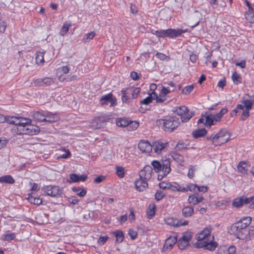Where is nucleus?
Segmentation results:
<instances>
[{"label":"nucleus","mask_w":254,"mask_h":254,"mask_svg":"<svg viewBox=\"0 0 254 254\" xmlns=\"http://www.w3.org/2000/svg\"><path fill=\"white\" fill-rule=\"evenodd\" d=\"M147 181V180H145V179L139 177V179L135 182L136 190L139 191H143L148 187Z\"/></svg>","instance_id":"nucleus-14"},{"label":"nucleus","mask_w":254,"mask_h":254,"mask_svg":"<svg viewBox=\"0 0 254 254\" xmlns=\"http://www.w3.org/2000/svg\"><path fill=\"white\" fill-rule=\"evenodd\" d=\"M44 78H37L34 79L33 83L35 86H44Z\"/></svg>","instance_id":"nucleus-58"},{"label":"nucleus","mask_w":254,"mask_h":254,"mask_svg":"<svg viewBox=\"0 0 254 254\" xmlns=\"http://www.w3.org/2000/svg\"><path fill=\"white\" fill-rule=\"evenodd\" d=\"M1 238L4 241H9L14 240L15 238V235L14 233L6 234L2 235Z\"/></svg>","instance_id":"nucleus-48"},{"label":"nucleus","mask_w":254,"mask_h":254,"mask_svg":"<svg viewBox=\"0 0 254 254\" xmlns=\"http://www.w3.org/2000/svg\"><path fill=\"white\" fill-rule=\"evenodd\" d=\"M182 215L185 218L190 217L194 213V209L191 206H186L182 210Z\"/></svg>","instance_id":"nucleus-17"},{"label":"nucleus","mask_w":254,"mask_h":254,"mask_svg":"<svg viewBox=\"0 0 254 254\" xmlns=\"http://www.w3.org/2000/svg\"><path fill=\"white\" fill-rule=\"evenodd\" d=\"M153 172L152 167L149 165H146L139 173V176L140 178L145 179V180L148 181L152 176Z\"/></svg>","instance_id":"nucleus-9"},{"label":"nucleus","mask_w":254,"mask_h":254,"mask_svg":"<svg viewBox=\"0 0 254 254\" xmlns=\"http://www.w3.org/2000/svg\"><path fill=\"white\" fill-rule=\"evenodd\" d=\"M69 177L72 182H84L87 178V176L86 175L78 176L76 174H70Z\"/></svg>","instance_id":"nucleus-21"},{"label":"nucleus","mask_w":254,"mask_h":254,"mask_svg":"<svg viewBox=\"0 0 254 254\" xmlns=\"http://www.w3.org/2000/svg\"><path fill=\"white\" fill-rule=\"evenodd\" d=\"M177 114L181 117L184 115L185 113H188L189 110L188 108L185 106H181L176 110Z\"/></svg>","instance_id":"nucleus-36"},{"label":"nucleus","mask_w":254,"mask_h":254,"mask_svg":"<svg viewBox=\"0 0 254 254\" xmlns=\"http://www.w3.org/2000/svg\"><path fill=\"white\" fill-rule=\"evenodd\" d=\"M246 163L244 162H240L238 165V171L242 174H245L247 172L246 169Z\"/></svg>","instance_id":"nucleus-49"},{"label":"nucleus","mask_w":254,"mask_h":254,"mask_svg":"<svg viewBox=\"0 0 254 254\" xmlns=\"http://www.w3.org/2000/svg\"><path fill=\"white\" fill-rule=\"evenodd\" d=\"M189 245V244L187 243L185 241L182 240L181 239H179L178 242V247L181 250L185 249L186 247Z\"/></svg>","instance_id":"nucleus-56"},{"label":"nucleus","mask_w":254,"mask_h":254,"mask_svg":"<svg viewBox=\"0 0 254 254\" xmlns=\"http://www.w3.org/2000/svg\"><path fill=\"white\" fill-rule=\"evenodd\" d=\"M105 179V176L103 175H100L97 177L95 178L94 180V183L95 184H100Z\"/></svg>","instance_id":"nucleus-60"},{"label":"nucleus","mask_w":254,"mask_h":254,"mask_svg":"<svg viewBox=\"0 0 254 254\" xmlns=\"http://www.w3.org/2000/svg\"><path fill=\"white\" fill-rule=\"evenodd\" d=\"M45 51L44 50L37 52L36 54L35 60L37 64H43L44 62V56Z\"/></svg>","instance_id":"nucleus-26"},{"label":"nucleus","mask_w":254,"mask_h":254,"mask_svg":"<svg viewBox=\"0 0 254 254\" xmlns=\"http://www.w3.org/2000/svg\"><path fill=\"white\" fill-rule=\"evenodd\" d=\"M130 89L124 88L121 90V93L122 94V100L124 103H127L128 102V97L126 95L127 94H128L127 92L130 90Z\"/></svg>","instance_id":"nucleus-44"},{"label":"nucleus","mask_w":254,"mask_h":254,"mask_svg":"<svg viewBox=\"0 0 254 254\" xmlns=\"http://www.w3.org/2000/svg\"><path fill=\"white\" fill-rule=\"evenodd\" d=\"M237 223L232 225L230 228L231 233H233L234 235L237 237V234L240 232L242 228L240 227H237Z\"/></svg>","instance_id":"nucleus-40"},{"label":"nucleus","mask_w":254,"mask_h":254,"mask_svg":"<svg viewBox=\"0 0 254 254\" xmlns=\"http://www.w3.org/2000/svg\"><path fill=\"white\" fill-rule=\"evenodd\" d=\"M177 242V237L176 236H170L165 241L163 246V249L166 250H170L172 249L173 246Z\"/></svg>","instance_id":"nucleus-15"},{"label":"nucleus","mask_w":254,"mask_h":254,"mask_svg":"<svg viewBox=\"0 0 254 254\" xmlns=\"http://www.w3.org/2000/svg\"><path fill=\"white\" fill-rule=\"evenodd\" d=\"M32 116L34 120L37 121L44 122L45 120H46V116L44 112L37 111L35 112Z\"/></svg>","instance_id":"nucleus-23"},{"label":"nucleus","mask_w":254,"mask_h":254,"mask_svg":"<svg viewBox=\"0 0 254 254\" xmlns=\"http://www.w3.org/2000/svg\"><path fill=\"white\" fill-rule=\"evenodd\" d=\"M73 190L77 192V195L80 197L84 196L86 193V190L84 189H81L80 188H73Z\"/></svg>","instance_id":"nucleus-43"},{"label":"nucleus","mask_w":254,"mask_h":254,"mask_svg":"<svg viewBox=\"0 0 254 254\" xmlns=\"http://www.w3.org/2000/svg\"><path fill=\"white\" fill-rule=\"evenodd\" d=\"M101 105H108L110 104V107H114L117 105V100L113 97L112 93L102 96L100 99Z\"/></svg>","instance_id":"nucleus-6"},{"label":"nucleus","mask_w":254,"mask_h":254,"mask_svg":"<svg viewBox=\"0 0 254 254\" xmlns=\"http://www.w3.org/2000/svg\"><path fill=\"white\" fill-rule=\"evenodd\" d=\"M193 114L192 113H185L184 115L181 116V120L183 122H187L189 121L191 118L193 116Z\"/></svg>","instance_id":"nucleus-52"},{"label":"nucleus","mask_w":254,"mask_h":254,"mask_svg":"<svg viewBox=\"0 0 254 254\" xmlns=\"http://www.w3.org/2000/svg\"><path fill=\"white\" fill-rule=\"evenodd\" d=\"M20 133L28 135H33L38 133L40 131L39 127L34 126L30 123L24 127V128L20 129Z\"/></svg>","instance_id":"nucleus-7"},{"label":"nucleus","mask_w":254,"mask_h":254,"mask_svg":"<svg viewBox=\"0 0 254 254\" xmlns=\"http://www.w3.org/2000/svg\"><path fill=\"white\" fill-rule=\"evenodd\" d=\"M156 205L155 204H150L149 205L147 209L146 214L149 219H151L155 214Z\"/></svg>","instance_id":"nucleus-25"},{"label":"nucleus","mask_w":254,"mask_h":254,"mask_svg":"<svg viewBox=\"0 0 254 254\" xmlns=\"http://www.w3.org/2000/svg\"><path fill=\"white\" fill-rule=\"evenodd\" d=\"M138 123L136 121H129L128 125L127 127L128 129L134 130L136 129L138 127Z\"/></svg>","instance_id":"nucleus-53"},{"label":"nucleus","mask_w":254,"mask_h":254,"mask_svg":"<svg viewBox=\"0 0 254 254\" xmlns=\"http://www.w3.org/2000/svg\"><path fill=\"white\" fill-rule=\"evenodd\" d=\"M212 228L211 226H208L201 231L197 236V242L206 241V238L210 236Z\"/></svg>","instance_id":"nucleus-10"},{"label":"nucleus","mask_w":254,"mask_h":254,"mask_svg":"<svg viewBox=\"0 0 254 254\" xmlns=\"http://www.w3.org/2000/svg\"><path fill=\"white\" fill-rule=\"evenodd\" d=\"M203 200L204 197L201 194H200L198 193H195L190 195L188 199L189 203L193 205H196L198 203L202 202Z\"/></svg>","instance_id":"nucleus-12"},{"label":"nucleus","mask_w":254,"mask_h":254,"mask_svg":"<svg viewBox=\"0 0 254 254\" xmlns=\"http://www.w3.org/2000/svg\"><path fill=\"white\" fill-rule=\"evenodd\" d=\"M30 120L26 118H19L17 123V125L19 127L18 129L24 128V127L27 125H28L30 123Z\"/></svg>","instance_id":"nucleus-27"},{"label":"nucleus","mask_w":254,"mask_h":254,"mask_svg":"<svg viewBox=\"0 0 254 254\" xmlns=\"http://www.w3.org/2000/svg\"><path fill=\"white\" fill-rule=\"evenodd\" d=\"M171 155L175 161L177 162L180 165H182L184 161L183 156L176 152H172L171 153Z\"/></svg>","instance_id":"nucleus-22"},{"label":"nucleus","mask_w":254,"mask_h":254,"mask_svg":"<svg viewBox=\"0 0 254 254\" xmlns=\"http://www.w3.org/2000/svg\"><path fill=\"white\" fill-rule=\"evenodd\" d=\"M18 118L14 116H7L6 122L7 123L17 125Z\"/></svg>","instance_id":"nucleus-42"},{"label":"nucleus","mask_w":254,"mask_h":254,"mask_svg":"<svg viewBox=\"0 0 254 254\" xmlns=\"http://www.w3.org/2000/svg\"><path fill=\"white\" fill-rule=\"evenodd\" d=\"M243 104L246 108V110H250L252 109V106L254 105V100L252 99L244 100L243 101Z\"/></svg>","instance_id":"nucleus-45"},{"label":"nucleus","mask_w":254,"mask_h":254,"mask_svg":"<svg viewBox=\"0 0 254 254\" xmlns=\"http://www.w3.org/2000/svg\"><path fill=\"white\" fill-rule=\"evenodd\" d=\"M180 124V119L176 116H167L156 121V126L161 127L165 131L169 132L176 129Z\"/></svg>","instance_id":"nucleus-1"},{"label":"nucleus","mask_w":254,"mask_h":254,"mask_svg":"<svg viewBox=\"0 0 254 254\" xmlns=\"http://www.w3.org/2000/svg\"><path fill=\"white\" fill-rule=\"evenodd\" d=\"M167 145V143H162L158 141L153 142V144L151 145V147H152V150H154V152L159 154L161 153L162 150L165 149Z\"/></svg>","instance_id":"nucleus-16"},{"label":"nucleus","mask_w":254,"mask_h":254,"mask_svg":"<svg viewBox=\"0 0 254 254\" xmlns=\"http://www.w3.org/2000/svg\"><path fill=\"white\" fill-rule=\"evenodd\" d=\"M250 233L248 231L247 229L242 228L240 232L237 234V238L241 240L247 239L248 234Z\"/></svg>","instance_id":"nucleus-31"},{"label":"nucleus","mask_w":254,"mask_h":254,"mask_svg":"<svg viewBox=\"0 0 254 254\" xmlns=\"http://www.w3.org/2000/svg\"><path fill=\"white\" fill-rule=\"evenodd\" d=\"M71 24L70 23L65 22L64 23L63 27L62 28L60 32V34L62 36H64L68 31L69 28L71 27Z\"/></svg>","instance_id":"nucleus-35"},{"label":"nucleus","mask_w":254,"mask_h":254,"mask_svg":"<svg viewBox=\"0 0 254 254\" xmlns=\"http://www.w3.org/2000/svg\"><path fill=\"white\" fill-rule=\"evenodd\" d=\"M116 237V241L118 243H121L123 241L124 238V235L123 231L121 230H117L114 233Z\"/></svg>","instance_id":"nucleus-34"},{"label":"nucleus","mask_w":254,"mask_h":254,"mask_svg":"<svg viewBox=\"0 0 254 254\" xmlns=\"http://www.w3.org/2000/svg\"><path fill=\"white\" fill-rule=\"evenodd\" d=\"M166 37L169 38H174L179 36L180 33L178 32V29H168L166 30Z\"/></svg>","instance_id":"nucleus-29"},{"label":"nucleus","mask_w":254,"mask_h":254,"mask_svg":"<svg viewBox=\"0 0 254 254\" xmlns=\"http://www.w3.org/2000/svg\"><path fill=\"white\" fill-rule=\"evenodd\" d=\"M44 86H50L54 83V80L52 77H45L44 78Z\"/></svg>","instance_id":"nucleus-54"},{"label":"nucleus","mask_w":254,"mask_h":254,"mask_svg":"<svg viewBox=\"0 0 254 254\" xmlns=\"http://www.w3.org/2000/svg\"><path fill=\"white\" fill-rule=\"evenodd\" d=\"M95 35V33L94 32H91L87 34H86L82 39V41L85 43L89 42L91 40L93 39Z\"/></svg>","instance_id":"nucleus-37"},{"label":"nucleus","mask_w":254,"mask_h":254,"mask_svg":"<svg viewBox=\"0 0 254 254\" xmlns=\"http://www.w3.org/2000/svg\"><path fill=\"white\" fill-rule=\"evenodd\" d=\"M153 95H154V99H156V102L157 103H162L167 99L166 96L163 95L161 94L158 96L157 93L155 92H153Z\"/></svg>","instance_id":"nucleus-33"},{"label":"nucleus","mask_w":254,"mask_h":254,"mask_svg":"<svg viewBox=\"0 0 254 254\" xmlns=\"http://www.w3.org/2000/svg\"><path fill=\"white\" fill-rule=\"evenodd\" d=\"M195 246L198 248H205L207 250L213 251L217 247V243L212 241L209 242L207 241L197 242L195 244Z\"/></svg>","instance_id":"nucleus-8"},{"label":"nucleus","mask_w":254,"mask_h":254,"mask_svg":"<svg viewBox=\"0 0 254 254\" xmlns=\"http://www.w3.org/2000/svg\"><path fill=\"white\" fill-rule=\"evenodd\" d=\"M176 227H180L182 226H186L188 225L189 221L184 220L183 219H176Z\"/></svg>","instance_id":"nucleus-51"},{"label":"nucleus","mask_w":254,"mask_h":254,"mask_svg":"<svg viewBox=\"0 0 254 254\" xmlns=\"http://www.w3.org/2000/svg\"><path fill=\"white\" fill-rule=\"evenodd\" d=\"M45 116L46 120L44 122L49 123L56 122L60 119L58 115L50 112L45 113Z\"/></svg>","instance_id":"nucleus-20"},{"label":"nucleus","mask_w":254,"mask_h":254,"mask_svg":"<svg viewBox=\"0 0 254 254\" xmlns=\"http://www.w3.org/2000/svg\"><path fill=\"white\" fill-rule=\"evenodd\" d=\"M187 148L186 145L184 143H178L176 145V148L178 150L181 151Z\"/></svg>","instance_id":"nucleus-64"},{"label":"nucleus","mask_w":254,"mask_h":254,"mask_svg":"<svg viewBox=\"0 0 254 254\" xmlns=\"http://www.w3.org/2000/svg\"><path fill=\"white\" fill-rule=\"evenodd\" d=\"M232 79L235 84H239L241 83V76L236 72L232 74Z\"/></svg>","instance_id":"nucleus-46"},{"label":"nucleus","mask_w":254,"mask_h":254,"mask_svg":"<svg viewBox=\"0 0 254 254\" xmlns=\"http://www.w3.org/2000/svg\"><path fill=\"white\" fill-rule=\"evenodd\" d=\"M230 138V134L225 129H221L215 134L206 136L207 140H210L214 146H220L227 142Z\"/></svg>","instance_id":"nucleus-3"},{"label":"nucleus","mask_w":254,"mask_h":254,"mask_svg":"<svg viewBox=\"0 0 254 254\" xmlns=\"http://www.w3.org/2000/svg\"><path fill=\"white\" fill-rule=\"evenodd\" d=\"M151 165L155 172L159 173L158 175V180L160 181L166 177L171 171L170 161L168 159H162L161 161L154 160Z\"/></svg>","instance_id":"nucleus-2"},{"label":"nucleus","mask_w":254,"mask_h":254,"mask_svg":"<svg viewBox=\"0 0 254 254\" xmlns=\"http://www.w3.org/2000/svg\"><path fill=\"white\" fill-rule=\"evenodd\" d=\"M28 199L31 203H33L34 204L37 205L41 204L42 202V200L40 198L33 197L30 194L29 195Z\"/></svg>","instance_id":"nucleus-32"},{"label":"nucleus","mask_w":254,"mask_h":254,"mask_svg":"<svg viewBox=\"0 0 254 254\" xmlns=\"http://www.w3.org/2000/svg\"><path fill=\"white\" fill-rule=\"evenodd\" d=\"M192 237V233L190 232H185L183 236L180 238L182 240L185 241L187 243L189 244L190 241Z\"/></svg>","instance_id":"nucleus-39"},{"label":"nucleus","mask_w":254,"mask_h":254,"mask_svg":"<svg viewBox=\"0 0 254 254\" xmlns=\"http://www.w3.org/2000/svg\"><path fill=\"white\" fill-rule=\"evenodd\" d=\"M243 205L244 204H248L253 202V196L250 197H246L245 196H242Z\"/></svg>","instance_id":"nucleus-62"},{"label":"nucleus","mask_w":254,"mask_h":254,"mask_svg":"<svg viewBox=\"0 0 254 254\" xmlns=\"http://www.w3.org/2000/svg\"><path fill=\"white\" fill-rule=\"evenodd\" d=\"M42 190L45 195L55 197L61 196L63 193L62 189L56 186H44L42 188Z\"/></svg>","instance_id":"nucleus-5"},{"label":"nucleus","mask_w":254,"mask_h":254,"mask_svg":"<svg viewBox=\"0 0 254 254\" xmlns=\"http://www.w3.org/2000/svg\"><path fill=\"white\" fill-rule=\"evenodd\" d=\"M193 89V85L187 86L183 90V93L185 94H188L192 91Z\"/></svg>","instance_id":"nucleus-59"},{"label":"nucleus","mask_w":254,"mask_h":254,"mask_svg":"<svg viewBox=\"0 0 254 254\" xmlns=\"http://www.w3.org/2000/svg\"><path fill=\"white\" fill-rule=\"evenodd\" d=\"M233 205L236 207H240L243 205V198L242 197L235 198L233 202Z\"/></svg>","instance_id":"nucleus-50"},{"label":"nucleus","mask_w":254,"mask_h":254,"mask_svg":"<svg viewBox=\"0 0 254 254\" xmlns=\"http://www.w3.org/2000/svg\"><path fill=\"white\" fill-rule=\"evenodd\" d=\"M228 112L226 108H222L221 111L215 115L209 114L205 117V126L207 128H210L211 126L215 125L216 123L219 122L223 115Z\"/></svg>","instance_id":"nucleus-4"},{"label":"nucleus","mask_w":254,"mask_h":254,"mask_svg":"<svg viewBox=\"0 0 254 254\" xmlns=\"http://www.w3.org/2000/svg\"><path fill=\"white\" fill-rule=\"evenodd\" d=\"M212 228L211 226H208L201 231L197 236V242L206 241V238L210 236Z\"/></svg>","instance_id":"nucleus-11"},{"label":"nucleus","mask_w":254,"mask_h":254,"mask_svg":"<svg viewBox=\"0 0 254 254\" xmlns=\"http://www.w3.org/2000/svg\"><path fill=\"white\" fill-rule=\"evenodd\" d=\"M129 121L125 118H118L116 120V125L118 127H126L128 126Z\"/></svg>","instance_id":"nucleus-30"},{"label":"nucleus","mask_w":254,"mask_h":254,"mask_svg":"<svg viewBox=\"0 0 254 254\" xmlns=\"http://www.w3.org/2000/svg\"><path fill=\"white\" fill-rule=\"evenodd\" d=\"M153 99H154V95L152 92L147 97L140 101V103L141 105H148L152 102Z\"/></svg>","instance_id":"nucleus-41"},{"label":"nucleus","mask_w":254,"mask_h":254,"mask_svg":"<svg viewBox=\"0 0 254 254\" xmlns=\"http://www.w3.org/2000/svg\"><path fill=\"white\" fill-rule=\"evenodd\" d=\"M117 175L120 178L125 176V168L122 166H116L115 168Z\"/></svg>","instance_id":"nucleus-38"},{"label":"nucleus","mask_w":254,"mask_h":254,"mask_svg":"<svg viewBox=\"0 0 254 254\" xmlns=\"http://www.w3.org/2000/svg\"><path fill=\"white\" fill-rule=\"evenodd\" d=\"M166 30H156L153 33L158 37L165 38L166 37Z\"/></svg>","instance_id":"nucleus-57"},{"label":"nucleus","mask_w":254,"mask_h":254,"mask_svg":"<svg viewBox=\"0 0 254 254\" xmlns=\"http://www.w3.org/2000/svg\"><path fill=\"white\" fill-rule=\"evenodd\" d=\"M6 27L5 22L0 19V32L3 33L5 31Z\"/></svg>","instance_id":"nucleus-61"},{"label":"nucleus","mask_w":254,"mask_h":254,"mask_svg":"<svg viewBox=\"0 0 254 254\" xmlns=\"http://www.w3.org/2000/svg\"><path fill=\"white\" fill-rule=\"evenodd\" d=\"M207 133L205 128L196 129L192 131V135L194 138H197L204 136Z\"/></svg>","instance_id":"nucleus-24"},{"label":"nucleus","mask_w":254,"mask_h":254,"mask_svg":"<svg viewBox=\"0 0 254 254\" xmlns=\"http://www.w3.org/2000/svg\"><path fill=\"white\" fill-rule=\"evenodd\" d=\"M236 248L231 246L228 248H221L218 250L217 254H235Z\"/></svg>","instance_id":"nucleus-19"},{"label":"nucleus","mask_w":254,"mask_h":254,"mask_svg":"<svg viewBox=\"0 0 254 254\" xmlns=\"http://www.w3.org/2000/svg\"><path fill=\"white\" fill-rule=\"evenodd\" d=\"M252 218L251 217H245L241 219L237 222V227L247 229V227L251 224Z\"/></svg>","instance_id":"nucleus-18"},{"label":"nucleus","mask_w":254,"mask_h":254,"mask_svg":"<svg viewBox=\"0 0 254 254\" xmlns=\"http://www.w3.org/2000/svg\"><path fill=\"white\" fill-rule=\"evenodd\" d=\"M0 183L13 184L15 183V180L11 176L5 175L0 177Z\"/></svg>","instance_id":"nucleus-28"},{"label":"nucleus","mask_w":254,"mask_h":254,"mask_svg":"<svg viewBox=\"0 0 254 254\" xmlns=\"http://www.w3.org/2000/svg\"><path fill=\"white\" fill-rule=\"evenodd\" d=\"M130 90L127 91L128 93L129 92H131V97L133 99H135L137 97L138 94L140 92V88L139 87H136L134 89L129 88Z\"/></svg>","instance_id":"nucleus-47"},{"label":"nucleus","mask_w":254,"mask_h":254,"mask_svg":"<svg viewBox=\"0 0 254 254\" xmlns=\"http://www.w3.org/2000/svg\"><path fill=\"white\" fill-rule=\"evenodd\" d=\"M170 92H171V90L169 89V87H166L165 86H163L160 94H161L163 95L166 96L167 94L169 93Z\"/></svg>","instance_id":"nucleus-63"},{"label":"nucleus","mask_w":254,"mask_h":254,"mask_svg":"<svg viewBox=\"0 0 254 254\" xmlns=\"http://www.w3.org/2000/svg\"><path fill=\"white\" fill-rule=\"evenodd\" d=\"M176 219H175L173 217L168 218L165 219L166 223L170 226H173L176 227Z\"/></svg>","instance_id":"nucleus-55"},{"label":"nucleus","mask_w":254,"mask_h":254,"mask_svg":"<svg viewBox=\"0 0 254 254\" xmlns=\"http://www.w3.org/2000/svg\"><path fill=\"white\" fill-rule=\"evenodd\" d=\"M138 147L142 152L149 153L152 150V147L148 141L141 140L138 144Z\"/></svg>","instance_id":"nucleus-13"}]
</instances>
